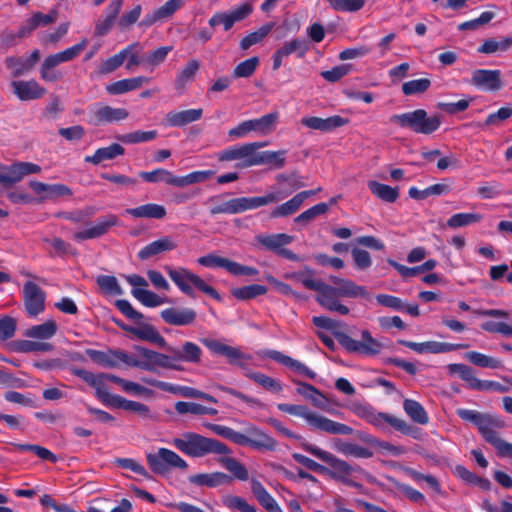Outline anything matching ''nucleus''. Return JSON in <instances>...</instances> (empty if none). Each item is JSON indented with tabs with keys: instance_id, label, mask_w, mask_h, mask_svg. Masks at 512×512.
Instances as JSON below:
<instances>
[{
	"instance_id": "obj_51",
	"label": "nucleus",
	"mask_w": 512,
	"mask_h": 512,
	"mask_svg": "<svg viewBox=\"0 0 512 512\" xmlns=\"http://www.w3.org/2000/svg\"><path fill=\"white\" fill-rule=\"evenodd\" d=\"M273 26H274L273 23H267V24L261 26L256 31L249 33L244 38H242V40L240 41V48L242 50H247L251 46L259 44L271 32V30L273 29Z\"/></svg>"
},
{
	"instance_id": "obj_45",
	"label": "nucleus",
	"mask_w": 512,
	"mask_h": 512,
	"mask_svg": "<svg viewBox=\"0 0 512 512\" xmlns=\"http://www.w3.org/2000/svg\"><path fill=\"white\" fill-rule=\"evenodd\" d=\"M368 188L373 195L388 203H394L399 197L398 188H394L374 180L368 182Z\"/></svg>"
},
{
	"instance_id": "obj_62",
	"label": "nucleus",
	"mask_w": 512,
	"mask_h": 512,
	"mask_svg": "<svg viewBox=\"0 0 512 512\" xmlns=\"http://www.w3.org/2000/svg\"><path fill=\"white\" fill-rule=\"evenodd\" d=\"M293 383L297 385V393L310 400L314 405H319L321 399L324 398L323 394L311 384L299 380H293Z\"/></svg>"
},
{
	"instance_id": "obj_34",
	"label": "nucleus",
	"mask_w": 512,
	"mask_h": 512,
	"mask_svg": "<svg viewBox=\"0 0 512 512\" xmlns=\"http://www.w3.org/2000/svg\"><path fill=\"white\" fill-rule=\"evenodd\" d=\"M176 247L177 244L171 236H163L140 249L137 256L140 260H147L158 254L172 251Z\"/></svg>"
},
{
	"instance_id": "obj_20",
	"label": "nucleus",
	"mask_w": 512,
	"mask_h": 512,
	"mask_svg": "<svg viewBox=\"0 0 512 512\" xmlns=\"http://www.w3.org/2000/svg\"><path fill=\"white\" fill-rule=\"evenodd\" d=\"M13 93L20 101H30L42 98L47 90L35 79L14 80L11 82Z\"/></svg>"
},
{
	"instance_id": "obj_30",
	"label": "nucleus",
	"mask_w": 512,
	"mask_h": 512,
	"mask_svg": "<svg viewBox=\"0 0 512 512\" xmlns=\"http://www.w3.org/2000/svg\"><path fill=\"white\" fill-rule=\"evenodd\" d=\"M87 46V39L52 55L47 56L42 65L48 68H55L58 65L75 59Z\"/></svg>"
},
{
	"instance_id": "obj_4",
	"label": "nucleus",
	"mask_w": 512,
	"mask_h": 512,
	"mask_svg": "<svg viewBox=\"0 0 512 512\" xmlns=\"http://www.w3.org/2000/svg\"><path fill=\"white\" fill-rule=\"evenodd\" d=\"M302 448L309 454L313 455L314 457L318 458L319 460L327 463L331 470H328L326 473H329V475L339 481L342 482L348 486L358 488L360 484L352 480V474L355 471H359V467H353L348 462L336 457L334 454L321 449L320 447L310 444V443H303Z\"/></svg>"
},
{
	"instance_id": "obj_7",
	"label": "nucleus",
	"mask_w": 512,
	"mask_h": 512,
	"mask_svg": "<svg viewBox=\"0 0 512 512\" xmlns=\"http://www.w3.org/2000/svg\"><path fill=\"white\" fill-rule=\"evenodd\" d=\"M266 142H252L242 145H235L224 149L219 154L220 161H240L236 166L248 168L257 166L258 149L265 147Z\"/></svg>"
},
{
	"instance_id": "obj_18",
	"label": "nucleus",
	"mask_w": 512,
	"mask_h": 512,
	"mask_svg": "<svg viewBox=\"0 0 512 512\" xmlns=\"http://www.w3.org/2000/svg\"><path fill=\"white\" fill-rule=\"evenodd\" d=\"M303 184H295L292 189L289 191H273L269 192L263 196H255V197H240V205H241V213L247 210H255L260 207L279 202L284 198L291 195L294 191L302 187Z\"/></svg>"
},
{
	"instance_id": "obj_39",
	"label": "nucleus",
	"mask_w": 512,
	"mask_h": 512,
	"mask_svg": "<svg viewBox=\"0 0 512 512\" xmlns=\"http://www.w3.org/2000/svg\"><path fill=\"white\" fill-rule=\"evenodd\" d=\"M190 482L197 486L217 487L228 484L231 477L223 472L200 473L189 478Z\"/></svg>"
},
{
	"instance_id": "obj_43",
	"label": "nucleus",
	"mask_w": 512,
	"mask_h": 512,
	"mask_svg": "<svg viewBox=\"0 0 512 512\" xmlns=\"http://www.w3.org/2000/svg\"><path fill=\"white\" fill-rule=\"evenodd\" d=\"M399 343L419 354H439L448 351V344L438 341H427L417 343L412 341L401 340L399 341Z\"/></svg>"
},
{
	"instance_id": "obj_15",
	"label": "nucleus",
	"mask_w": 512,
	"mask_h": 512,
	"mask_svg": "<svg viewBox=\"0 0 512 512\" xmlns=\"http://www.w3.org/2000/svg\"><path fill=\"white\" fill-rule=\"evenodd\" d=\"M309 50V44L301 38H293L283 43L272 55V68L278 70L283 62L292 54H296L298 58L305 57Z\"/></svg>"
},
{
	"instance_id": "obj_59",
	"label": "nucleus",
	"mask_w": 512,
	"mask_h": 512,
	"mask_svg": "<svg viewBox=\"0 0 512 512\" xmlns=\"http://www.w3.org/2000/svg\"><path fill=\"white\" fill-rule=\"evenodd\" d=\"M431 86L428 78L414 79L402 84V93L405 96H414L425 93Z\"/></svg>"
},
{
	"instance_id": "obj_40",
	"label": "nucleus",
	"mask_w": 512,
	"mask_h": 512,
	"mask_svg": "<svg viewBox=\"0 0 512 512\" xmlns=\"http://www.w3.org/2000/svg\"><path fill=\"white\" fill-rule=\"evenodd\" d=\"M58 331V324L53 319H48L42 324L34 325L28 328L24 335L28 338L38 340H48L53 338Z\"/></svg>"
},
{
	"instance_id": "obj_44",
	"label": "nucleus",
	"mask_w": 512,
	"mask_h": 512,
	"mask_svg": "<svg viewBox=\"0 0 512 512\" xmlns=\"http://www.w3.org/2000/svg\"><path fill=\"white\" fill-rule=\"evenodd\" d=\"M334 448L346 456H353L356 458L368 459L373 456V452L366 447L358 444L345 442L341 439H337L334 442Z\"/></svg>"
},
{
	"instance_id": "obj_26",
	"label": "nucleus",
	"mask_w": 512,
	"mask_h": 512,
	"mask_svg": "<svg viewBox=\"0 0 512 512\" xmlns=\"http://www.w3.org/2000/svg\"><path fill=\"white\" fill-rule=\"evenodd\" d=\"M169 353L175 354L177 365H182V362L198 364L201 361L203 351L195 343L186 341L181 348L172 347L166 344L165 348Z\"/></svg>"
},
{
	"instance_id": "obj_58",
	"label": "nucleus",
	"mask_w": 512,
	"mask_h": 512,
	"mask_svg": "<svg viewBox=\"0 0 512 512\" xmlns=\"http://www.w3.org/2000/svg\"><path fill=\"white\" fill-rule=\"evenodd\" d=\"M406 414L416 423L426 424L428 416L423 406L415 400L406 399L403 403Z\"/></svg>"
},
{
	"instance_id": "obj_11",
	"label": "nucleus",
	"mask_w": 512,
	"mask_h": 512,
	"mask_svg": "<svg viewBox=\"0 0 512 512\" xmlns=\"http://www.w3.org/2000/svg\"><path fill=\"white\" fill-rule=\"evenodd\" d=\"M257 242L267 250L274 252L276 255L291 261H299L300 258L293 251L285 248L293 242V236L286 233L277 234H260L256 236Z\"/></svg>"
},
{
	"instance_id": "obj_14",
	"label": "nucleus",
	"mask_w": 512,
	"mask_h": 512,
	"mask_svg": "<svg viewBox=\"0 0 512 512\" xmlns=\"http://www.w3.org/2000/svg\"><path fill=\"white\" fill-rule=\"evenodd\" d=\"M253 12V6L246 2L240 4L238 7L225 11L217 12L212 15L208 23L211 27L221 25L224 31H229L235 23L241 22L246 19Z\"/></svg>"
},
{
	"instance_id": "obj_28",
	"label": "nucleus",
	"mask_w": 512,
	"mask_h": 512,
	"mask_svg": "<svg viewBox=\"0 0 512 512\" xmlns=\"http://www.w3.org/2000/svg\"><path fill=\"white\" fill-rule=\"evenodd\" d=\"M349 122V119L343 118L339 115H334L328 118L320 117H304L301 119L302 125L313 130L322 132H330L336 128L342 127Z\"/></svg>"
},
{
	"instance_id": "obj_12",
	"label": "nucleus",
	"mask_w": 512,
	"mask_h": 512,
	"mask_svg": "<svg viewBox=\"0 0 512 512\" xmlns=\"http://www.w3.org/2000/svg\"><path fill=\"white\" fill-rule=\"evenodd\" d=\"M71 372L73 375L84 380L88 385L94 387L96 397L105 406L116 408L121 396L109 393V391L104 387L103 380H101V377L97 376L96 374L90 371L77 367L71 368Z\"/></svg>"
},
{
	"instance_id": "obj_25",
	"label": "nucleus",
	"mask_w": 512,
	"mask_h": 512,
	"mask_svg": "<svg viewBox=\"0 0 512 512\" xmlns=\"http://www.w3.org/2000/svg\"><path fill=\"white\" fill-rule=\"evenodd\" d=\"M339 298L340 296H338L334 287L324 283L318 291L316 301L329 311L336 312L340 315H347L349 308L341 304Z\"/></svg>"
},
{
	"instance_id": "obj_61",
	"label": "nucleus",
	"mask_w": 512,
	"mask_h": 512,
	"mask_svg": "<svg viewBox=\"0 0 512 512\" xmlns=\"http://www.w3.org/2000/svg\"><path fill=\"white\" fill-rule=\"evenodd\" d=\"M329 6L337 12L353 13L361 10L365 0H326Z\"/></svg>"
},
{
	"instance_id": "obj_21",
	"label": "nucleus",
	"mask_w": 512,
	"mask_h": 512,
	"mask_svg": "<svg viewBox=\"0 0 512 512\" xmlns=\"http://www.w3.org/2000/svg\"><path fill=\"white\" fill-rule=\"evenodd\" d=\"M506 426L505 422L496 414L487 413L483 420L477 426V429L483 439L495 447L500 441L498 430L503 429Z\"/></svg>"
},
{
	"instance_id": "obj_37",
	"label": "nucleus",
	"mask_w": 512,
	"mask_h": 512,
	"mask_svg": "<svg viewBox=\"0 0 512 512\" xmlns=\"http://www.w3.org/2000/svg\"><path fill=\"white\" fill-rule=\"evenodd\" d=\"M199 69L200 61L197 59H190L177 73L175 78V89L182 93L186 86L194 80Z\"/></svg>"
},
{
	"instance_id": "obj_6",
	"label": "nucleus",
	"mask_w": 512,
	"mask_h": 512,
	"mask_svg": "<svg viewBox=\"0 0 512 512\" xmlns=\"http://www.w3.org/2000/svg\"><path fill=\"white\" fill-rule=\"evenodd\" d=\"M390 120L402 128H407L420 134H431L436 131L441 124V120L438 115L428 116L424 109L396 114L393 115Z\"/></svg>"
},
{
	"instance_id": "obj_63",
	"label": "nucleus",
	"mask_w": 512,
	"mask_h": 512,
	"mask_svg": "<svg viewBox=\"0 0 512 512\" xmlns=\"http://www.w3.org/2000/svg\"><path fill=\"white\" fill-rule=\"evenodd\" d=\"M259 65V58L254 56L240 62L233 70L234 78H248L254 74Z\"/></svg>"
},
{
	"instance_id": "obj_13",
	"label": "nucleus",
	"mask_w": 512,
	"mask_h": 512,
	"mask_svg": "<svg viewBox=\"0 0 512 512\" xmlns=\"http://www.w3.org/2000/svg\"><path fill=\"white\" fill-rule=\"evenodd\" d=\"M0 170V184L11 187L27 175L40 173L41 167L31 162H15L10 166L0 165Z\"/></svg>"
},
{
	"instance_id": "obj_19",
	"label": "nucleus",
	"mask_w": 512,
	"mask_h": 512,
	"mask_svg": "<svg viewBox=\"0 0 512 512\" xmlns=\"http://www.w3.org/2000/svg\"><path fill=\"white\" fill-rule=\"evenodd\" d=\"M471 84L482 91L497 92L504 86L500 70L476 69L472 73Z\"/></svg>"
},
{
	"instance_id": "obj_23",
	"label": "nucleus",
	"mask_w": 512,
	"mask_h": 512,
	"mask_svg": "<svg viewBox=\"0 0 512 512\" xmlns=\"http://www.w3.org/2000/svg\"><path fill=\"white\" fill-rule=\"evenodd\" d=\"M90 114V122L94 125L121 121L129 115L126 109L113 108L109 105H96L91 109Z\"/></svg>"
},
{
	"instance_id": "obj_46",
	"label": "nucleus",
	"mask_w": 512,
	"mask_h": 512,
	"mask_svg": "<svg viewBox=\"0 0 512 512\" xmlns=\"http://www.w3.org/2000/svg\"><path fill=\"white\" fill-rule=\"evenodd\" d=\"M139 176L146 182L149 183H159L163 182L168 185L176 186L177 187V176L172 174L170 171L158 168L153 171H142L139 173Z\"/></svg>"
},
{
	"instance_id": "obj_29",
	"label": "nucleus",
	"mask_w": 512,
	"mask_h": 512,
	"mask_svg": "<svg viewBox=\"0 0 512 512\" xmlns=\"http://www.w3.org/2000/svg\"><path fill=\"white\" fill-rule=\"evenodd\" d=\"M184 5V0H168L161 7L145 15L140 26L150 27L156 22L171 17Z\"/></svg>"
},
{
	"instance_id": "obj_3",
	"label": "nucleus",
	"mask_w": 512,
	"mask_h": 512,
	"mask_svg": "<svg viewBox=\"0 0 512 512\" xmlns=\"http://www.w3.org/2000/svg\"><path fill=\"white\" fill-rule=\"evenodd\" d=\"M277 408L281 412L305 419L313 429L334 435H351L353 433V429L350 426L312 412L304 405L280 403L277 405Z\"/></svg>"
},
{
	"instance_id": "obj_10",
	"label": "nucleus",
	"mask_w": 512,
	"mask_h": 512,
	"mask_svg": "<svg viewBox=\"0 0 512 512\" xmlns=\"http://www.w3.org/2000/svg\"><path fill=\"white\" fill-rule=\"evenodd\" d=\"M361 339L355 340L349 335L341 334L338 338L340 345L350 353L363 356H376L383 349V344L374 338L370 331L362 330Z\"/></svg>"
},
{
	"instance_id": "obj_36",
	"label": "nucleus",
	"mask_w": 512,
	"mask_h": 512,
	"mask_svg": "<svg viewBox=\"0 0 512 512\" xmlns=\"http://www.w3.org/2000/svg\"><path fill=\"white\" fill-rule=\"evenodd\" d=\"M203 114V110L188 109L183 111H171L166 115V121L169 126L182 127L186 124L198 121Z\"/></svg>"
},
{
	"instance_id": "obj_41",
	"label": "nucleus",
	"mask_w": 512,
	"mask_h": 512,
	"mask_svg": "<svg viewBox=\"0 0 512 512\" xmlns=\"http://www.w3.org/2000/svg\"><path fill=\"white\" fill-rule=\"evenodd\" d=\"M125 153V149L118 143H112L107 147L99 148L91 156H86L84 161L98 165L105 160H113L118 156H122Z\"/></svg>"
},
{
	"instance_id": "obj_27",
	"label": "nucleus",
	"mask_w": 512,
	"mask_h": 512,
	"mask_svg": "<svg viewBox=\"0 0 512 512\" xmlns=\"http://www.w3.org/2000/svg\"><path fill=\"white\" fill-rule=\"evenodd\" d=\"M367 422L380 429H385L386 425L389 424L395 430L405 435H410L413 431V428L403 419L386 413H378L376 411H374L372 415L368 416Z\"/></svg>"
},
{
	"instance_id": "obj_47",
	"label": "nucleus",
	"mask_w": 512,
	"mask_h": 512,
	"mask_svg": "<svg viewBox=\"0 0 512 512\" xmlns=\"http://www.w3.org/2000/svg\"><path fill=\"white\" fill-rule=\"evenodd\" d=\"M286 153V150L258 151L257 166L270 165L273 168L280 169L285 165Z\"/></svg>"
},
{
	"instance_id": "obj_5",
	"label": "nucleus",
	"mask_w": 512,
	"mask_h": 512,
	"mask_svg": "<svg viewBox=\"0 0 512 512\" xmlns=\"http://www.w3.org/2000/svg\"><path fill=\"white\" fill-rule=\"evenodd\" d=\"M165 270L170 279L174 282V284L179 288V290L182 293L190 297H194V286L195 288L209 295L210 297L217 300L220 299L219 293L212 286L206 284L203 279H201L198 275L194 274L188 269L183 267L174 269L170 266H165Z\"/></svg>"
},
{
	"instance_id": "obj_49",
	"label": "nucleus",
	"mask_w": 512,
	"mask_h": 512,
	"mask_svg": "<svg viewBox=\"0 0 512 512\" xmlns=\"http://www.w3.org/2000/svg\"><path fill=\"white\" fill-rule=\"evenodd\" d=\"M130 49L131 48H124L119 53L103 60L97 69V73L99 75H107L117 70L123 65L127 58V53L130 51Z\"/></svg>"
},
{
	"instance_id": "obj_1",
	"label": "nucleus",
	"mask_w": 512,
	"mask_h": 512,
	"mask_svg": "<svg viewBox=\"0 0 512 512\" xmlns=\"http://www.w3.org/2000/svg\"><path fill=\"white\" fill-rule=\"evenodd\" d=\"M170 444L183 454L193 458H202L210 454L228 456L232 453V450L223 442L190 431L174 437Z\"/></svg>"
},
{
	"instance_id": "obj_55",
	"label": "nucleus",
	"mask_w": 512,
	"mask_h": 512,
	"mask_svg": "<svg viewBox=\"0 0 512 512\" xmlns=\"http://www.w3.org/2000/svg\"><path fill=\"white\" fill-rule=\"evenodd\" d=\"M116 408L133 412L144 419L152 418V414H151V410H150L149 406H147L146 404H143L141 402L127 400L122 396H121Z\"/></svg>"
},
{
	"instance_id": "obj_54",
	"label": "nucleus",
	"mask_w": 512,
	"mask_h": 512,
	"mask_svg": "<svg viewBox=\"0 0 512 512\" xmlns=\"http://www.w3.org/2000/svg\"><path fill=\"white\" fill-rule=\"evenodd\" d=\"M86 355L95 363L103 367L114 368L116 367L115 362V350L100 351L95 349H86Z\"/></svg>"
},
{
	"instance_id": "obj_52",
	"label": "nucleus",
	"mask_w": 512,
	"mask_h": 512,
	"mask_svg": "<svg viewBox=\"0 0 512 512\" xmlns=\"http://www.w3.org/2000/svg\"><path fill=\"white\" fill-rule=\"evenodd\" d=\"M219 463L228 470L234 478L240 481H246L249 478L248 470L246 467L233 457H222Z\"/></svg>"
},
{
	"instance_id": "obj_57",
	"label": "nucleus",
	"mask_w": 512,
	"mask_h": 512,
	"mask_svg": "<svg viewBox=\"0 0 512 512\" xmlns=\"http://www.w3.org/2000/svg\"><path fill=\"white\" fill-rule=\"evenodd\" d=\"M289 277L300 282L305 288L319 291L322 285L325 283L320 279L314 278V272L310 268H305L302 272L293 273Z\"/></svg>"
},
{
	"instance_id": "obj_42",
	"label": "nucleus",
	"mask_w": 512,
	"mask_h": 512,
	"mask_svg": "<svg viewBox=\"0 0 512 512\" xmlns=\"http://www.w3.org/2000/svg\"><path fill=\"white\" fill-rule=\"evenodd\" d=\"M245 377L252 380L254 383L265 389L266 391L274 394L281 393L283 390L282 383L262 372L247 370Z\"/></svg>"
},
{
	"instance_id": "obj_17",
	"label": "nucleus",
	"mask_w": 512,
	"mask_h": 512,
	"mask_svg": "<svg viewBox=\"0 0 512 512\" xmlns=\"http://www.w3.org/2000/svg\"><path fill=\"white\" fill-rule=\"evenodd\" d=\"M45 292L34 282L27 281L23 286V301L30 317H36L45 309Z\"/></svg>"
},
{
	"instance_id": "obj_32",
	"label": "nucleus",
	"mask_w": 512,
	"mask_h": 512,
	"mask_svg": "<svg viewBox=\"0 0 512 512\" xmlns=\"http://www.w3.org/2000/svg\"><path fill=\"white\" fill-rule=\"evenodd\" d=\"M161 317L169 325L185 326L195 321L196 312L191 308H167L161 311Z\"/></svg>"
},
{
	"instance_id": "obj_48",
	"label": "nucleus",
	"mask_w": 512,
	"mask_h": 512,
	"mask_svg": "<svg viewBox=\"0 0 512 512\" xmlns=\"http://www.w3.org/2000/svg\"><path fill=\"white\" fill-rule=\"evenodd\" d=\"M131 293L146 307H158L168 302L166 297H161L158 294L143 288H134Z\"/></svg>"
},
{
	"instance_id": "obj_2",
	"label": "nucleus",
	"mask_w": 512,
	"mask_h": 512,
	"mask_svg": "<svg viewBox=\"0 0 512 512\" xmlns=\"http://www.w3.org/2000/svg\"><path fill=\"white\" fill-rule=\"evenodd\" d=\"M203 426L237 445L250 446L259 451H274L277 447V441L272 436L254 425L247 428V434L237 432L228 426L210 422L203 423Z\"/></svg>"
},
{
	"instance_id": "obj_35",
	"label": "nucleus",
	"mask_w": 512,
	"mask_h": 512,
	"mask_svg": "<svg viewBox=\"0 0 512 512\" xmlns=\"http://www.w3.org/2000/svg\"><path fill=\"white\" fill-rule=\"evenodd\" d=\"M125 213L134 218L163 219L167 212L163 205L147 203L138 207L128 208Z\"/></svg>"
},
{
	"instance_id": "obj_50",
	"label": "nucleus",
	"mask_w": 512,
	"mask_h": 512,
	"mask_svg": "<svg viewBox=\"0 0 512 512\" xmlns=\"http://www.w3.org/2000/svg\"><path fill=\"white\" fill-rule=\"evenodd\" d=\"M512 47V36H507L501 40L495 38H489L483 42L481 46L477 48V52L483 54H492L498 51L504 52Z\"/></svg>"
},
{
	"instance_id": "obj_56",
	"label": "nucleus",
	"mask_w": 512,
	"mask_h": 512,
	"mask_svg": "<svg viewBox=\"0 0 512 512\" xmlns=\"http://www.w3.org/2000/svg\"><path fill=\"white\" fill-rule=\"evenodd\" d=\"M301 207L298 198L294 195L288 201L275 206L270 212V218H284L295 214Z\"/></svg>"
},
{
	"instance_id": "obj_60",
	"label": "nucleus",
	"mask_w": 512,
	"mask_h": 512,
	"mask_svg": "<svg viewBox=\"0 0 512 512\" xmlns=\"http://www.w3.org/2000/svg\"><path fill=\"white\" fill-rule=\"evenodd\" d=\"M157 137V131L151 130V131H134L130 133H126L123 135L118 136V140L125 144H136V143H143V142H149L154 140Z\"/></svg>"
},
{
	"instance_id": "obj_24",
	"label": "nucleus",
	"mask_w": 512,
	"mask_h": 512,
	"mask_svg": "<svg viewBox=\"0 0 512 512\" xmlns=\"http://www.w3.org/2000/svg\"><path fill=\"white\" fill-rule=\"evenodd\" d=\"M338 296L346 298L370 299L371 294L365 286L357 285L354 281L336 276L330 277Z\"/></svg>"
},
{
	"instance_id": "obj_9",
	"label": "nucleus",
	"mask_w": 512,
	"mask_h": 512,
	"mask_svg": "<svg viewBox=\"0 0 512 512\" xmlns=\"http://www.w3.org/2000/svg\"><path fill=\"white\" fill-rule=\"evenodd\" d=\"M278 119V112H273L265 114L260 118L243 121L236 127L229 130V136L234 138H242L250 132H255L261 136H266L276 129Z\"/></svg>"
},
{
	"instance_id": "obj_8",
	"label": "nucleus",
	"mask_w": 512,
	"mask_h": 512,
	"mask_svg": "<svg viewBox=\"0 0 512 512\" xmlns=\"http://www.w3.org/2000/svg\"><path fill=\"white\" fill-rule=\"evenodd\" d=\"M147 463L155 474L164 475L170 469L186 470L188 463L173 450L159 448L156 453L146 455Z\"/></svg>"
},
{
	"instance_id": "obj_22",
	"label": "nucleus",
	"mask_w": 512,
	"mask_h": 512,
	"mask_svg": "<svg viewBox=\"0 0 512 512\" xmlns=\"http://www.w3.org/2000/svg\"><path fill=\"white\" fill-rule=\"evenodd\" d=\"M262 356L270 358L286 367L291 369L294 373L306 377L308 379H315L316 373L307 367L304 363L299 360L293 359L290 356L283 354L277 350H266L262 353Z\"/></svg>"
},
{
	"instance_id": "obj_16",
	"label": "nucleus",
	"mask_w": 512,
	"mask_h": 512,
	"mask_svg": "<svg viewBox=\"0 0 512 512\" xmlns=\"http://www.w3.org/2000/svg\"><path fill=\"white\" fill-rule=\"evenodd\" d=\"M119 224V219L114 214H108L99 218L91 226L78 230L73 234V239L77 242H82L90 239H96L104 236L109 230Z\"/></svg>"
},
{
	"instance_id": "obj_64",
	"label": "nucleus",
	"mask_w": 512,
	"mask_h": 512,
	"mask_svg": "<svg viewBox=\"0 0 512 512\" xmlns=\"http://www.w3.org/2000/svg\"><path fill=\"white\" fill-rule=\"evenodd\" d=\"M222 503L230 510H239L241 512H257L254 505L249 504L244 498L240 496L227 495L223 497Z\"/></svg>"
},
{
	"instance_id": "obj_53",
	"label": "nucleus",
	"mask_w": 512,
	"mask_h": 512,
	"mask_svg": "<svg viewBox=\"0 0 512 512\" xmlns=\"http://www.w3.org/2000/svg\"><path fill=\"white\" fill-rule=\"evenodd\" d=\"M465 358L469 360L472 364L482 368L497 369L502 367V362L499 359L493 358L491 356L485 355L477 351L467 352L465 354Z\"/></svg>"
},
{
	"instance_id": "obj_31",
	"label": "nucleus",
	"mask_w": 512,
	"mask_h": 512,
	"mask_svg": "<svg viewBox=\"0 0 512 512\" xmlns=\"http://www.w3.org/2000/svg\"><path fill=\"white\" fill-rule=\"evenodd\" d=\"M124 0H111L106 8L105 16L97 20L95 24V34L105 36L109 33L115 24L117 16L122 8Z\"/></svg>"
},
{
	"instance_id": "obj_33",
	"label": "nucleus",
	"mask_w": 512,
	"mask_h": 512,
	"mask_svg": "<svg viewBox=\"0 0 512 512\" xmlns=\"http://www.w3.org/2000/svg\"><path fill=\"white\" fill-rule=\"evenodd\" d=\"M122 329L133 334L140 340H145L158 345L161 348H166L165 338L150 324H142L140 326H122Z\"/></svg>"
},
{
	"instance_id": "obj_38",
	"label": "nucleus",
	"mask_w": 512,
	"mask_h": 512,
	"mask_svg": "<svg viewBox=\"0 0 512 512\" xmlns=\"http://www.w3.org/2000/svg\"><path fill=\"white\" fill-rule=\"evenodd\" d=\"M148 81L149 79L144 76L122 79L107 85L106 91L111 95H121L139 89L144 83H147Z\"/></svg>"
}]
</instances>
